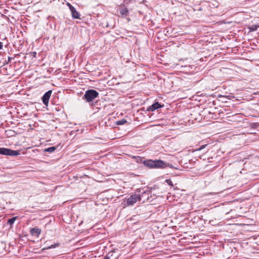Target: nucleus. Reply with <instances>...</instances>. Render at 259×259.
Returning <instances> with one entry per match:
<instances>
[{
  "label": "nucleus",
  "mask_w": 259,
  "mask_h": 259,
  "mask_svg": "<svg viewBox=\"0 0 259 259\" xmlns=\"http://www.w3.org/2000/svg\"><path fill=\"white\" fill-rule=\"evenodd\" d=\"M138 163H143L145 166L150 168H164L167 167H172V164L167 163L165 161L160 160L147 159L143 161L142 158L139 156L135 157Z\"/></svg>",
  "instance_id": "nucleus-1"
},
{
  "label": "nucleus",
  "mask_w": 259,
  "mask_h": 259,
  "mask_svg": "<svg viewBox=\"0 0 259 259\" xmlns=\"http://www.w3.org/2000/svg\"><path fill=\"white\" fill-rule=\"evenodd\" d=\"M99 94L96 90L93 89L88 90L85 91L82 99L90 103L93 101L96 98L99 97Z\"/></svg>",
  "instance_id": "nucleus-2"
},
{
  "label": "nucleus",
  "mask_w": 259,
  "mask_h": 259,
  "mask_svg": "<svg viewBox=\"0 0 259 259\" xmlns=\"http://www.w3.org/2000/svg\"><path fill=\"white\" fill-rule=\"evenodd\" d=\"M152 191L149 188H147L146 190H143L141 194H139L140 196L139 201L142 200L143 202L147 201L149 199V198L151 197Z\"/></svg>",
  "instance_id": "nucleus-3"
},
{
  "label": "nucleus",
  "mask_w": 259,
  "mask_h": 259,
  "mask_svg": "<svg viewBox=\"0 0 259 259\" xmlns=\"http://www.w3.org/2000/svg\"><path fill=\"white\" fill-rule=\"evenodd\" d=\"M0 154L9 156H17L19 154V151L6 148H0Z\"/></svg>",
  "instance_id": "nucleus-4"
},
{
  "label": "nucleus",
  "mask_w": 259,
  "mask_h": 259,
  "mask_svg": "<svg viewBox=\"0 0 259 259\" xmlns=\"http://www.w3.org/2000/svg\"><path fill=\"white\" fill-rule=\"evenodd\" d=\"M140 196L139 194H135L131 195L129 198L126 199V205L132 206L136 203L137 201H140Z\"/></svg>",
  "instance_id": "nucleus-5"
},
{
  "label": "nucleus",
  "mask_w": 259,
  "mask_h": 259,
  "mask_svg": "<svg viewBox=\"0 0 259 259\" xmlns=\"http://www.w3.org/2000/svg\"><path fill=\"white\" fill-rule=\"evenodd\" d=\"M120 8L119 9V13L122 18H126L128 16L129 12L128 9L124 5L120 6Z\"/></svg>",
  "instance_id": "nucleus-6"
},
{
  "label": "nucleus",
  "mask_w": 259,
  "mask_h": 259,
  "mask_svg": "<svg viewBox=\"0 0 259 259\" xmlns=\"http://www.w3.org/2000/svg\"><path fill=\"white\" fill-rule=\"evenodd\" d=\"M52 94V91L49 90L42 97V101L44 105L47 106L48 105L49 101Z\"/></svg>",
  "instance_id": "nucleus-7"
},
{
  "label": "nucleus",
  "mask_w": 259,
  "mask_h": 259,
  "mask_svg": "<svg viewBox=\"0 0 259 259\" xmlns=\"http://www.w3.org/2000/svg\"><path fill=\"white\" fill-rule=\"evenodd\" d=\"M163 105H160L158 102H155L148 108V111H153L156 109L161 108Z\"/></svg>",
  "instance_id": "nucleus-8"
},
{
  "label": "nucleus",
  "mask_w": 259,
  "mask_h": 259,
  "mask_svg": "<svg viewBox=\"0 0 259 259\" xmlns=\"http://www.w3.org/2000/svg\"><path fill=\"white\" fill-rule=\"evenodd\" d=\"M30 233L32 236L38 237L41 233V229L37 227L33 228L30 230Z\"/></svg>",
  "instance_id": "nucleus-9"
},
{
  "label": "nucleus",
  "mask_w": 259,
  "mask_h": 259,
  "mask_svg": "<svg viewBox=\"0 0 259 259\" xmlns=\"http://www.w3.org/2000/svg\"><path fill=\"white\" fill-rule=\"evenodd\" d=\"M71 12L72 17L74 19H80V14L76 10L75 8H72L70 10Z\"/></svg>",
  "instance_id": "nucleus-10"
},
{
  "label": "nucleus",
  "mask_w": 259,
  "mask_h": 259,
  "mask_svg": "<svg viewBox=\"0 0 259 259\" xmlns=\"http://www.w3.org/2000/svg\"><path fill=\"white\" fill-rule=\"evenodd\" d=\"M57 149L56 147L53 146L49 148H47L44 149V152H49V153H52L55 151V150Z\"/></svg>",
  "instance_id": "nucleus-11"
},
{
  "label": "nucleus",
  "mask_w": 259,
  "mask_h": 259,
  "mask_svg": "<svg viewBox=\"0 0 259 259\" xmlns=\"http://www.w3.org/2000/svg\"><path fill=\"white\" fill-rule=\"evenodd\" d=\"M259 26L257 25H252L248 27L250 32H253L257 30Z\"/></svg>",
  "instance_id": "nucleus-12"
},
{
  "label": "nucleus",
  "mask_w": 259,
  "mask_h": 259,
  "mask_svg": "<svg viewBox=\"0 0 259 259\" xmlns=\"http://www.w3.org/2000/svg\"><path fill=\"white\" fill-rule=\"evenodd\" d=\"M16 219H17L16 217H13V218H12L9 219L7 222V224H8L10 226H12L14 224V223L15 222V221H16Z\"/></svg>",
  "instance_id": "nucleus-13"
},
{
  "label": "nucleus",
  "mask_w": 259,
  "mask_h": 259,
  "mask_svg": "<svg viewBox=\"0 0 259 259\" xmlns=\"http://www.w3.org/2000/svg\"><path fill=\"white\" fill-rule=\"evenodd\" d=\"M127 121L124 119H122L121 120H118L116 121L117 125H123Z\"/></svg>",
  "instance_id": "nucleus-14"
},
{
  "label": "nucleus",
  "mask_w": 259,
  "mask_h": 259,
  "mask_svg": "<svg viewBox=\"0 0 259 259\" xmlns=\"http://www.w3.org/2000/svg\"><path fill=\"white\" fill-rule=\"evenodd\" d=\"M59 245V244H53L49 247H45L44 248L42 249L43 250H46V249H51V248H55L56 246H58Z\"/></svg>",
  "instance_id": "nucleus-15"
},
{
  "label": "nucleus",
  "mask_w": 259,
  "mask_h": 259,
  "mask_svg": "<svg viewBox=\"0 0 259 259\" xmlns=\"http://www.w3.org/2000/svg\"><path fill=\"white\" fill-rule=\"evenodd\" d=\"M165 182L168 185H169V186H170L171 187L174 186V184H173L172 181H171V180H170V179H166Z\"/></svg>",
  "instance_id": "nucleus-16"
},
{
  "label": "nucleus",
  "mask_w": 259,
  "mask_h": 259,
  "mask_svg": "<svg viewBox=\"0 0 259 259\" xmlns=\"http://www.w3.org/2000/svg\"><path fill=\"white\" fill-rule=\"evenodd\" d=\"M207 144L202 145L199 148L196 149V151H200L205 148L207 146Z\"/></svg>",
  "instance_id": "nucleus-17"
},
{
  "label": "nucleus",
  "mask_w": 259,
  "mask_h": 259,
  "mask_svg": "<svg viewBox=\"0 0 259 259\" xmlns=\"http://www.w3.org/2000/svg\"><path fill=\"white\" fill-rule=\"evenodd\" d=\"M67 6L69 7L70 10H71L72 8H74V7H73L70 3H67L66 4Z\"/></svg>",
  "instance_id": "nucleus-18"
},
{
  "label": "nucleus",
  "mask_w": 259,
  "mask_h": 259,
  "mask_svg": "<svg viewBox=\"0 0 259 259\" xmlns=\"http://www.w3.org/2000/svg\"><path fill=\"white\" fill-rule=\"evenodd\" d=\"M12 59V57H8V61L6 62L5 63H4V64H8V63L10 62L11 61Z\"/></svg>",
  "instance_id": "nucleus-19"
},
{
  "label": "nucleus",
  "mask_w": 259,
  "mask_h": 259,
  "mask_svg": "<svg viewBox=\"0 0 259 259\" xmlns=\"http://www.w3.org/2000/svg\"><path fill=\"white\" fill-rule=\"evenodd\" d=\"M109 254H108V255H107L105 256L104 257V258H103V259H110V257L108 256V255H109Z\"/></svg>",
  "instance_id": "nucleus-20"
},
{
  "label": "nucleus",
  "mask_w": 259,
  "mask_h": 259,
  "mask_svg": "<svg viewBox=\"0 0 259 259\" xmlns=\"http://www.w3.org/2000/svg\"><path fill=\"white\" fill-rule=\"evenodd\" d=\"M3 45L2 42L0 41V50L3 49Z\"/></svg>",
  "instance_id": "nucleus-21"
},
{
  "label": "nucleus",
  "mask_w": 259,
  "mask_h": 259,
  "mask_svg": "<svg viewBox=\"0 0 259 259\" xmlns=\"http://www.w3.org/2000/svg\"><path fill=\"white\" fill-rule=\"evenodd\" d=\"M127 20L129 21L130 20V18H128L127 19Z\"/></svg>",
  "instance_id": "nucleus-22"
}]
</instances>
